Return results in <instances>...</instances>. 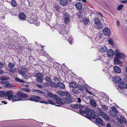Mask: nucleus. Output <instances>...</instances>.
<instances>
[{"instance_id":"obj_50","label":"nucleus","mask_w":127,"mask_h":127,"mask_svg":"<svg viewBox=\"0 0 127 127\" xmlns=\"http://www.w3.org/2000/svg\"><path fill=\"white\" fill-rule=\"evenodd\" d=\"M101 106L102 108L104 110H107L108 109V107L106 106L105 105H101Z\"/></svg>"},{"instance_id":"obj_33","label":"nucleus","mask_w":127,"mask_h":127,"mask_svg":"<svg viewBox=\"0 0 127 127\" xmlns=\"http://www.w3.org/2000/svg\"><path fill=\"white\" fill-rule=\"evenodd\" d=\"M43 78H36V81L38 83H42L43 82Z\"/></svg>"},{"instance_id":"obj_12","label":"nucleus","mask_w":127,"mask_h":127,"mask_svg":"<svg viewBox=\"0 0 127 127\" xmlns=\"http://www.w3.org/2000/svg\"><path fill=\"white\" fill-rule=\"evenodd\" d=\"M115 56L117 58L119 59L122 58L123 59H124L126 57V56L123 53H118L115 54Z\"/></svg>"},{"instance_id":"obj_60","label":"nucleus","mask_w":127,"mask_h":127,"mask_svg":"<svg viewBox=\"0 0 127 127\" xmlns=\"http://www.w3.org/2000/svg\"><path fill=\"white\" fill-rule=\"evenodd\" d=\"M34 23H35V24L36 25V26H38L39 25L40 22L39 21H37V22L35 20Z\"/></svg>"},{"instance_id":"obj_47","label":"nucleus","mask_w":127,"mask_h":127,"mask_svg":"<svg viewBox=\"0 0 127 127\" xmlns=\"http://www.w3.org/2000/svg\"><path fill=\"white\" fill-rule=\"evenodd\" d=\"M57 93L60 96H64V92H62L60 91H58L57 92Z\"/></svg>"},{"instance_id":"obj_22","label":"nucleus","mask_w":127,"mask_h":127,"mask_svg":"<svg viewBox=\"0 0 127 127\" xmlns=\"http://www.w3.org/2000/svg\"><path fill=\"white\" fill-rule=\"evenodd\" d=\"M18 94H19L21 97V100L23 98H26L28 97V95L25 94H23V93L21 91H18Z\"/></svg>"},{"instance_id":"obj_49","label":"nucleus","mask_w":127,"mask_h":127,"mask_svg":"<svg viewBox=\"0 0 127 127\" xmlns=\"http://www.w3.org/2000/svg\"><path fill=\"white\" fill-rule=\"evenodd\" d=\"M65 34H63L64 37L65 38V39H66L69 36L68 32H67V33H65Z\"/></svg>"},{"instance_id":"obj_16","label":"nucleus","mask_w":127,"mask_h":127,"mask_svg":"<svg viewBox=\"0 0 127 127\" xmlns=\"http://www.w3.org/2000/svg\"><path fill=\"white\" fill-rule=\"evenodd\" d=\"M60 2L63 6H65L68 3V0H60Z\"/></svg>"},{"instance_id":"obj_45","label":"nucleus","mask_w":127,"mask_h":127,"mask_svg":"<svg viewBox=\"0 0 127 127\" xmlns=\"http://www.w3.org/2000/svg\"><path fill=\"white\" fill-rule=\"evenodd\" d=\"M15 80L17 82H22L24 83V81L22 80H21L18 78H15Z\"/></svg>"},{"instance_id":"obj_24","label":"nucleus","mask_w":127,"mask_h":127,"mask_svg":"<svg viewBox=\"0 0 127 127\" xmlns=\"http://www.w3.org/2000/svg\"><path fill=\"white\" fill-rule=\"evenodd\" d=\"M82 20L83 23L85 25L88 24L89 22V19L88 18H86L84 17L83 18Z\"/></svg>"},{"instance_id":"obj_52","label":"nucleus","mask_w":127,"mask_h":127,"mask_svg":"<svg viewBox=\"0 0 127 127\" xmlns=\"http://www.w3.org/2000/svg\"><path fill=\"white\" fill-rule=\"evenodd\" d=\"M73 40L72 38L71 37H69L68 38V42L70 44H72V41Z\"/></svg>"},{"instance_id":"obj_10","label":"nucleus","mask_w":127,"mask_h":127,"mask_svg":"<svg viewBox=\"0 0 127 127\" xmlns=\"http://www.w3.org/2000/svg\"><path fill=\"white\" fill-rule=\"evenodd\" d=\"M112 80L114 83H118L121 82V79L119 76H116L113 78Z\"/></svg>"},{"instance_id":"obj_46","label":"nucleus","mask_w":127,"mask_h":127,"mask_svg":"<svg viewBox=\"0 0 127 127\" xmlns=\"http://www.w3.org/2000/svg\"><path fill=\"white\" fill-rule=\"evenodd\" d=\"M101 94L102 95V97H104V98H106L108 100L109 98V97L107 96L106 94L103 93H101Z\"/></svg>"},{"instance_id":"obj_19","label":"nucleus","mask_w":127,"mask_h":127,"mask_svg":"<svg viewBox=\"0 0 127 127\" xmlns=\"http://www.w3.org/2000/svg\"><path fill=\"white\" fill-rule=\"evenodd\" d=\"M19 18L22 20H25L26 18V16L24 13L21 12L19 13Z\"/></svg>"},{"instance_id":"obj_42","label":"nucleus","mask_w":127,"mask_h":127,"mask_svg":"<svg viewBox=\"0 0 127 127\" xmlns=\"http://www.w3.org/2000/svg\"><path fill=\"white\" fill-rule=\"evenodd\" d=\"M8 78L5 76H1L0 77V80H7Z\"/></svg>"},{"instance_id":"obj_18","label":"nucleus","mask_w":127,"mask_h":127,"mask_svg":"<svg viewBox=\"0 0 127 127\" xmlns=\"http://www.w3.org/2000/svg\"><path fill=\"white\" fill-rule=\"evenodd\" d=\"M75 6L76 9L78 10H81L82 8V4L79 2H77L76 3Z\"/></svg>"},{"instance_id":"obj_21","label":"nucleus","mask_w":127,"mask_h":127,"mask_svg":"<svg viewBox=\"0 0 127 127\" xmlns=\"http://www.w3.org/2000/svg\"><path fill=\"white\" fill-rule=\"evenodd\" d=\"M96 122L100 124V125L103 126H105V123L103 122L102 120L99 118H97L95 119Z\"/></svg>"},{"instance_id":"obj_1","label":"nucleus","mask_w":127,"mask_h":127,"mask_svg":"<svg viewBox=\"0 0 127 127\" xmlns=\"http://www.w3.org/2000/svg\"><path fill=\"white\" fill-rule=\"evenodd\" d=\"M85 109L87 111H88V113H87L86 114V117L90 119H95L97 116L96 115L95 112L93 110L86 108Z\"/></svg>"},{"instance_id":"obj_2","label":"nucleus","mask_w":127,"mask_h":127,"mask_svg":"<svg viewBox=\"0 0 127 127\" xmlns=\"http://www.w3.org/2000/svg\"><path fill=\"white\" fill-rule=\"evenodd\" d=\"M95 24L96 25V28L99 29L102 27V25L98 18L96 17L94 19Z\"/></svg>"},{"instance_id":"obj_64","label":"nucleus","mask_w":127,"mask_h":127,"mask_svg":"<svg viewBox=\"0 0 127 127\" xmlns=\"http://www.w3.org/2000/svg\"><path fill=\"white\" fill-rule=\"evenodd\" d=\"M37 86L40 88H42L43 87L41 85L38 84L37 85Z\"/></svg>"},{"instance_id":"obj_11","label":"nucleus","mask_w":127,"mask_h":127,"mask_svg":"<svg viewBox=\"0 0 127 127\" xmlns=\"http://www.w3.org/2000/svg\"><path fill=\"white\" fill-rule=\"evenodd\" d=\"M69 30V29H68L67 27H65L64 29L60 30L59 31V32L60 34L63 35L65 34V33H66L67 32H68Z\"/></svg>"},{"instance_id":"obj_58","label":"nucleus","mask_w":127,"mask_h":127,"mask_svg":"<svg viewBox=\"0 0 127 127\" xmlns=\"http://www.w3.org/2000/svg\"><path fill=\"white\" fill-rule=\"evenodd\" d=\"M7 82L6 81H1L0 82V83L1 84H4L6 85Z\"/></svg>"},{"instance_id":"obj_44","label":"nucleus","mask_w":127,"mask_h":127,"mask_svg":"<svg viewBox=\"0 0 127 127\" xmlns=\"http://www.w3.org/2000/svg\"><path fill=\"white\" fill-rule=\"evenodd\" d=\"M21 90L23 91H25L27 92H29L30 91V90L29 88H22Z\"/></svg>"},{"instance_id":"obj_38","label":"nucleus","mask_w":127,"mask_h":127,"mask_svg":"<svg viewBox=\"0 0 127 127\" xmlns=\"http://www.w3.org/2000/svg\"><path fill=\"white\" fill-rule=\"evenodd\" d=\"M90 103L94 107H95L96 106V103L95 101L91 100L90 101Z\"/></svg>"},{"instance_id":"obj_17","label":"nucleus","mask_w":127,"mask_h":127,"mask_svg":"<svg viewBox=\"0 0 127 127\" xmlns=\"http://www.w3.org/2000/svg\"><path fill=\"white\" fill-rule=\"evenodd\" d=\"M126 84L125 82H122L118 84V86L119 88L122 89H124L126 87Z\"/></svg>"},{"instance_id":"obj_54","label":"nucleus","mask_w":127,"mask_h":127,"mask_svg":"<svg viewBox=\"0 0 127 127\" xmlns=\"http://www.w3.org/2000/svg\"><path fill=\"white\" fill-rule=\"evenodd\" d=\"M47 95L50 97H53L54 95V94L51 93H48L47 94Z\"/></svg>"},{"instance_id":"obj_37","label":"nucleus","mask_w":127,"mask_h":127,"mask_svg":"<svg viewBox=\"0 0 127 127\" xmlns=\"http://www.w3.org/2000/svg\"><path fill=\"white\" fill-rule=\"evenodd\" d=\"M18 72L19 74L22 75L23 76H24L25 75V72L24 71H23V70L22 68L21 69V70L18 71Z\"/></svg>"},{"instance_id":"obj_41","label":"nucleus","mask_w":127,"mask_h":127,"mask_svg":"<svg viewBox=\"0 0 127 127\" xmlns=\"http://www.w3.org/2000/svg\"><path fill=\"white\" fill-rule=\"evenodd\" d=\"M112 110L113 111L115 112L116 113H118V111L117 110L115 106H112L111 107Z\"/></svg>"},{"instance_id":"obj_56","label":"nucleus","mask_w":127,"mask_h":127,"mask_svg":"<svg viewBox=\"0 0 127 127\" xmlns=\"http://www.w3.org/2000/svg\"><path fill=\"white\" fill-rule=\"evenodd\" d=\"M48 102L50 104H51L53 105H55V103L53 102L52 101H51V100H48Z\"/></svg>"},{"instance_id":"obj_5","label":"nucleus","mask_w":127,"mask_h":127,"mask_svg":"<svg viewBox=\"0 0 127 127\" xmlns=\"http://www.w3.org/2000/svg\"><path fill=\"white\" fill-rule=\"evenodd\" d=\"M99 113L100 115L105 120L107 121L110 120V119L109 117L105 113H104L102 110H100L99 112Z\"/></svg>"},{"instance_id":"obj_30","label":"nucleus","mask_w":127,"mask_h":127,"mask_svg":"<svg viewBox=\"0 0 127 127\" xmlns=\"http://www.w3.org/2000/svg\"><path fill=\"white\" fill-rule=\"evenodd\" d=\"M53 97L54 98V99L56 100H59L60 101H62L63 99L59 97L56 95H54Z\"/></svg>"},{"instance_id":"obj_39","label":"nucleus","mask_w":127,"mask_h":127,"mask_svg":"<svg viewBox=\"0 0 127 127\" xmlns=\"http://www.w3.org/2000/svg\"><path fill=\"white\" fill-rule=\"evenodd\" d=\"M45 79L46 81L49 83H50L51 82V80L49 76H47L45 77Z\"/></svg>"},{"instance_id":"obj_34","label":"nucleus","mask_w":127,"mask_h":127,"mask_svg":"<svg viewBox=\"0 0 127 127\" xmlns=\"http://www.w3.org/2000/svg\"><path fill=\"white\" fill-rule=\"evenodd\" d=\"M28 21L31 23H34L35 20L32 18L31 17L28 19Z\"/></svg>"},{"instance_id":"obj_4","label":"nucleus","mask_w":127,"mask_h":127,"mask_svg":"<svg viewBox=\"0 0 127 127\" xmlns=\"http://www.w3.org/2000/svg\"><path fill=\"white\" fill-rule=\"evenodd\" d=\"M40 99V97L36 95H33L31 96L28 99V100L34 101L35 102H39Z\"/></svg>"},{"instance_id":"obj_48","label":"nucleus","mask_w":127,"mask_h":127,"mask_svg":"<svg viewBox=\"0 0 127 127\" xmlns=\"http://www.w3.org/2000/svg\"><path fill=\"white\" fill-rule=\"evenodd\" d=\"M64 96L65 95L68 97H69L70 95V94L67 92H64Z\"/></svg>"},{"instance_id":"obj_20","label":"nucleus","mask_w":127,"mask_h":127,"mask_svg":"<svg viewBox=\"0 0 127 127\" xmlns=\"http://www.w3.org/2000/svg\"><path fill=\"white\" fill-rule=\"evenodd\" d=\"M99 51L102 53H103L107 51V48L105 46L100 47Z\"/></svg>"},{"instance_id":"obj_6","label":"nucleus","mask_w":127,"mask_h":127,"mask_svg":"<svg viewBox=\"0 0 127 127\" xmlns=\"http://www.w3.org/2000/svg\"><path fill=\"white\" fill-rule=\"evenodd\" d=\"M19 94H18V92L17 93L16 95L13 96L12 97L11 99L13 101H17L21 100V97Z\"/></svg>"},{"instance_id":"obj_51","label":"nucleus","mask_w":127,"mask_h":127,"mask_svg":"<svg viewBox=\"0 0 127 127\" xmlns=\"http://www.w3.org/2000/svg\"><path fill=\"white\" fill-rule=\"evenodd\" d=\"M123 7L124 6L123 5H120L118 7L117 9L119 10H121L122 9Z\"/></svg>"},{"instance_id":"obj_43","label":"nucleus","mask_w":127,"mask_h":127,"mask_svg":"<svg viewBox=\"0 0 127 127\" xmlns=\"http://www.w3.org/2000/svg\"><path fill=\"white\" fill-rule=\"evenodd\" d=\"M6 86L8 88H11L12 87V84L8 82H7L6 84Z\"/></svg>"},{"instance_id":"obj_61","label":"nucleus","mask_w":127,"mask_h":127,"mask_svg":"<svg viewBox=\"0 0 127 127\" xmlns=\"http://www.w3.org/2000/svg\"><path fill=\"white\" fill-rule=\"evenodd\" d=\"M14 66V64H8V66L10 68H12Z\"/></svg>"},{"instance_id":"obj_29","label":"nucleus","mask_w":127,"mask_h":127,"mask_svg":"<svg viewBox=\"0 0 127 127\" xmlns=\"http://www.w3.org/2000/svg\"><path fill=\"white\" fill-rule=\"evenodd\" d=\"M11 5L13 7H16L17 6V4L15 0H12L11 1Z\"/></svg>"},{"instance_id":"obj_23","label":"nucleus","mask_w":127,"mask_h":127,"mask_svg":"<svg viewBox=\"0 0 127 127\" xmlns=\"http://www.w3.org/2000/svg\"><path fill=\"white\" fill-rule=\"evenodd\" d=\"M114 71L116 73H120L121 72V69L119 67L115 66L114 67Z\"/></svg>"},{"instance_id":"obj_9","label":"nucleus","mask_w":127,"mask_h":127,"mask_svg":"<svg viewBox=\"0 0 127 127\" xmlns=\"http://www.w3.org/2000/svg\"><path fill=\"white\" fill-rule=\"evenodd\" d=\"M70 106L72 108L75 109L82 108L84 107L83 105L80 104H71Z\"/></svg>"},{"instance_id":"obj_55","label":"nucleus","mask_w":127,"mask_h":127,"mask_svg":"<svg viewBox=\"0 0 127 127\" xmlns=\"http://www.w3.org/2000/svg\"><path fill=\"white\" fill-rule=\"evenodd\" d=\"M55 9L57 11H59L60 7L58 5H56L55 6Z\"/></svg>"},{"instance_id":"obj_13","label":"nucleus","mask_w":127,"mask_h":127,"mask_svg":"<svg viewBox=\"0 0 127 127\" xmlns=\"http://www.w3.org/2000/svg\"><path fill=\"white\" fill-rule=\"evenodd\" d=\"M117 119L119 122L121 124H122L123 123H126L127 122V121L125 118L122 116L120 117V118H117Z\"/></svg>"},{"instance_id":"obj_62","label":"nucleus","mask_w":127,"mask_h":127,"mask_svg":"<svg viewBox=\"0 0 127 127\" xmlns=\"http://www.w3.org/2000/svg\"><path fill=\"white\" fill-rule=\"evenodd\" d=\"M120 52V50L119 49H116L115 51V55L118 53H119Z\"/></svg>"},{"instance_id":"obj_63","label":"nucleus","mask_w":127,"mask_h":127,"mask_svg":"<svg viewBox=\"0 0 127 127\" xmlns=\"http://www.w3.org/2000/svg\"><path fill=\"white\" fill-rule=\"evenodd\" d=\"M37 93L41 94H42L43 93V91L38 90H37Z\"/></svg>"},{"instance_id":"obj_14","label":"nucleus","mask_w":127,"mask_h":127,"mask_svg":"<svg viewBox=\"0 0 127 127\" xmlns=\"http://www.w3.org/2000/svg\"><path fill=\"white\" fill-rule=\"evenodd\" d=\"M108 56L109 57H112L114 55V53L113 51L111 49L109 50L107 52Z\"/></svg>"},{"instance_id":"obj_31","label":"nucleus","mask_w":127,"mask_h":127,"mask_svg":"<svg viewBox=\"0 0 127 127\" xmlns=\"http://www.w3.org/2000/svg\"><path fill=\"white\" fill-rule=\"evenodd\" d=\"M79 112L81 114H86L87 113H88V111H87L86 109H85V110H83L82 109H79Z\"/></svg>"},{"instance_id":"obj_25","label":"nucleus","mask_w":127,"mask_h":127,"mask_svg":"<svg viewBox=\"0 0 127 127\" xmlns=\"http://www.w3.org/2000/svg\"><path fill=\"white\" fill-rule=\"evenodd\" d=\"M58 86L62 89H63L65 88L64 85L62 82H59L57 84V88Z\"/></svg>"},{"instance_id":"obj_32","label":"nucleus","mask_w":127,"mask_h":127,"mask_svg":"<svg viewBox=\"0 0 127 127\" xmlns=\"http://www.w3.org/2000/svg\"><path fill=\"white\" fill-rule=\"evenodd\" d=\"M35 75L37 78H43V76L41 73H38L35 74Z\"/></svg>"},{"instance_id":"obj_26","label":"nucleus","mask_w":127,"mask_h":127,"mask_svg":"<svg viewBox=\"0 0 127 127\" xmlns=\"http://www.w3.org/2000/svg\"><path fill=\"white\" fill-rule=\"evenodd\" d=\"M72 92V93L75 94H78L79 93V90L76 88H72L71 90Z\"/></svg>"},{"instance_id":"obj_40","label":"nucleus","mask_w":127,"mask_h":127,"mask_svg":"<svg viewBox=\"0 0 127 127\" xmlns=\"http://www.w3.org/2000/svg\"><path fill=\"white\" fill-rule=\"evenodd\" d=\"M50 85L52 87L57 88V84H56L54 82H51L50 83Z\"/></svg>"},{"instance_id":"obj_59","label":"nucleus","mask_w":127,"mask_h":127,"mask_svg":"<svg viewBox=\"0 0 127 127\" xmlns=\"http://www.w3.org/2000/svg\"><path fill=\"white\" fill-rule=\"evenodd\" d=\"M10 72H12V73H14L16 72V69H11L10 70Z\"/></svg>"},{"instance_id":"obj_27","label":"nucleus","mask_w":127,"mask_h":127,"mask_svg":"<svg viewBox=\"0 0 127 127\" xmlns=\"http://www.w3.org/2000/svg\"><path fill=\"white\" fill-rule=\"evenodd\" d=\"M69 84L70 86L71 87L76 88L77 87V85L75 83L71 82H70Z\"/></svg>"},{"instance_id":"obj_3","label":"nucleus","mask_w":127,"mask_h":127,"mask_svg":"<svg viewBox=\"0 0 127 127\" xmlns=\"http://www.w3.org/2000/svg\"><path fill=\"white\" fill-rule=\"evenodd\" d=\"M63 15L64 16V23L65 24H67L68 23L70 20V16L67 12L64 13Z\"/></svg>"},{"instance_id":"obj_36","label":"nucleus","mask_w":127,"mask_h":127,"mask_svg":"<svg viewBox=\"0 0 127 127\" xmlns=\"http://www.w3.org/2000/svg\"><path fill=\"white\" fill-rule=\"evenodd\" d=\"M108 43L112 45H114V43L113 42L112 39L111 38H109L108 40Z\"/></svg>"},{"instance_id":"obj_28","label":"nucleus","mask_w":127,"mask_h":127,"mask_svg":"<svg viewBox=\"0 0 127 127\" xmlns=\"http://www.w3.org/2000/svg\"><path fill=\"white\" fill-rule=\"evenodd\" d=\"M119 59L117 58H114V64H122V62L119 60Z\"/></svg>"},{"instance_id":"obj_15","label":"nucleus","mask_w":127,"mask_h":127,"mask_svg":"<svg viewBox=\"0 0 127 127\" xmlns=\"http://www.w3.org/2000/svg\"><path fill=\"white\" fill-rule=\"evenodd\" d=\"M63 102H64V104L66 103L69 104L71 103V100L70 98L66 97L63 99Z\"/></svg>"},{"instance_id":"obj_53","label":"nucleus","mask_w":127,"mask_h":127,"mask_svg":"<svg viewBox=\"0 0 127 127\" xmlns=\"http://www.w3.org/2000/svg\"><path fill=\"white\" fill-rule=\"evenodd\" d=\"M5 92L0 91V96L1 97H3L4 95H5Z\"/></svg>"},{"instance_id":"obj_35","label":"nucleus","mask_w":127,"mask_h":127,"mask_svg":"<svg viewBox=\"0 0 127 127\" xmlns=\"http://www.w3.org/2000/svg\"><path fill=\"white\" fill-rule=\"evenodd\" d=\"M56 103L60 105H63L64 104V102H63V101L57 100L56 101Z\"/></svg>"},{"instance_id":"obj_57","label":"nucleus","mask_w":127,"mask_h":127,"mask_svg":"<svg viewBox=\"0 0 127 127\" xmlns=\"http://www.w3.org/2000/svg\"><path fill=\"white\" fill-rule=\"evenodd\" d=\"M78 88L80 90H83L82 86L81 85H78Z\"/></svg>"},{"instance_id":"obj_7","label":"nucleus","mask_w":127,"mask_h":127,"mask_svg":"<svg viewBox=\"0 0 127 127\" xmlns=\"http://www.w3.org/2000/svg\"><path fill=\"white\" fill-rule=\"evenodd\" d=\"M13 93L12 91H9L6 92L5 94V96L8 97V100H11L12 98L13 95Z\"/></svg>"},{"instance_id":"obj_8","label":"nucleus","mask_w":127,"mask_h":127,"mask_svg":"<svg viewBox=\"0 0 127 127\" xmlns=\"http://www.w3.org/2000/svg\"><path fill=\"white\" fill-rule=\"evenodd\" d=\"M103 33L104 35L108 36L111 33V30L109 28H105L103 30Z\"/></svg>"}]
</instances>
